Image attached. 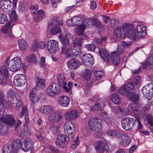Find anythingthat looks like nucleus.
<instances>
[{"label":"nucleus","mask_w":153,"mask_h":153,"mask_svg":"<svg viewBox=\"0 0 153 153\" xmlns=\"http://www.w3.org/2000/svg\"><path fill=\"white\" fill-rule=\"evenodd\" d=\"M54 18H53L52 21L49 23L48 27L49 29L50 28H51L52 26H54V25L61 26L63 25V23L62 22L60 21L58 23L57 21L54 20Z\"/></svg>","instance_id":"48"},{"label":"nucleus","mask_w":153,"mask_h":153,"mask_svg":"<svg viewBox=\"0 0 153 153\" xmlns=\"http://www.w3.org/2000/svg\"><path fill=\"white\" fill-rule=\"evenodd\" d=\"M142 92L143 95L148 100L151 99L153 92V84L150 83L143 86Z\"/></svg>","instance_id":"11"},{"label":"nucleus","mask_w":153,"mask_h":153,"mask_svg":"<svg viewBox=\"0 0 153 153\" xmlns=\"http://www.w3.org/2000/svg\"><path fill=\"white\" fill-rule=\"evenodd\" d=\"M8 133L7 128L5 126L2 122L0 120V135H5L7 134Z\"/></svg>","instance_id":"40"},{"label":"nucleus","mask_w":153,"mask_h":153,"mask_svg":"<svg viewBox=\"0 0 153 153\" xmlns=\"http://www.w3.org/2000/svg\"><path fill=\"white\" fill-rule=\"evenodd\" d=\"M46 48L50 53H55L59 48L57 41L54 40L48 41L46 44Z\"/></svg>","instance_id":"12"},{"label":"nucleus","mask_w":153,"mask_h":153,"mask_svg":"<svg viewBox=\"0 0 153 153\" xmlns=\"http://www.w3.org/2000/svg\"><path fill=\"white\" fill-rule=\"evenodd\" d=\"M119 92L122 95H125L128 92L129 89L126 87V85H124L119 89Z\"/></svg>","instance_id":"50"},{"label":"nucleus","mask_w":153,"mask_h":153,"mask_svg":"<svg viewBox=\"0 0 153 153\" xmlns=\"http://www.w3.org/2000/svg\"><path fill=\"white\" fill-rule=\"evenodd\" d=\"M99 53L102 59L105 61H107L109 58V56L104 49H100Z\"/></svg>","instance_id":"41"},{"label":"nucleus","mask_w":153,"mask_h":153,"mask_svg":"<svg viewBox=\"0 0 153 153\" xmlns=\"http://www.w3.org/2000/svg\"><path fill=\"white\" fill-rule=\"evenodd\" d=\"M84 17L82 15L74 16L67 22V24L73 27L78 26L75 30V32L78 34L82 35L87 25L84 22Z\"/></svg>","instance_id":"1"},{"label":"nucleus","mask_w":153,"mask_h":153,"mask_svg":"<svg viewBox=\"0 0 153 153\" xmlns=\"http://www.w3.org/2000/svg\"><path fill=\"white\" fill-rule=\"evenodd\" d=\"M33 14L35 15L34 18L37 22H39L41 20L45 15L44 11L41 10H35Z\"/></svg>","instance_id":"31"},{"label":"nucleus","mask_w":153,"mask_h":153,"mask_svg":"<svg viewBox=\"0 0 153 153\" xmlns=\"http://www.w3.org/2000/svg\"><path fill=\"white\" fill-rule=\"evenodd\" d=\"M108 144V141L105 140L95 142L93 145L97 153H102L105 150V147Z\"/></svg>","instance_id":"14"},{"label":"nucleus","mask_w":153,"mask_h":153,"mask_svg":"<svg viewBox=\"0 0 153 153\" xmlns=\"http://www.w3.org/2000/svg\"><path fill=\"white\" fill-rule=\"evenodd\" d=\"M88 124L90 129L95 132L97 137H100L102 135L101 125L98 118L93 117L90 118L88 121Z\"/></svg>","instance_id":"4"},{"label":"nucleus","mask_w":153,"mask_h":153,"mask_svg":"<svg viewBox=\"0 0 153 153\" xmlns=\"http://www.w3.org/2000/svg\"><path fill=\"white\" fill-rule=\"evenodd\" d=\"M131 24L125 23L123 24L121 27H118L115 29L114 31L115 36L119 38L123 39L127 36L130 39L129 33L131 30L132 28Z\"/></svg>","instance_id":"3"},{"label":"nucleus","mask_w":153,"mask_h":153,"mask_svg":"<svg viewBox=\"0 0 153 153\" xmlns=\"http://www.w3.org/2000/svg\"><path fill=\"white\" fill-rule=\"evenodd\" d=\"M70 141L68 137L64 134L59 135L56 138L55 144L56 146L59 148L65 147Z\"/></svg>","instance_id":"8"},{"label":"nucleus","mask_w":153,"mask_h":153,"mask_svg":"<svg viewBox=\"0 0 153 153\" xmlns=\"http://www.w3.org/2000/svg\"><path fill=\"white\" fill-rule=\"evenodd\" d=\"M12 3L10 0H2L0 2V8L6 12L8 13L12 10L10 5Z\"/></svg>","instance_id":"25"},{"label":"nucleus","mask_w":153,"mask_h":153,"mask_svg":"<svg viewBox=\"0 0 153 153\" xmlns=\"http://www.w3.org/2000/svg\"><path fill=\"white\" fill-rule=\"evenodd\" d=\"M132 25V28L131 29V31L128 35L130 39L133 40H136L141 38L146 35V27L143 24L138 25L134 27V25Z\"/></svg>","instance_id":"2"},{"label":"nucleus","mask_w":153,"mask_h":153,"mask_svg":"<svg viewBox=\"0 0 153 153\" xmlns=\"http://www.w3.org/2000/svg\"><path fill=\"white\" fill-rule=\"evenodd\" d=\"M102 17L103 18L104 21L106 23H108L109 21H113L114 22H115L117 21V20L114 19L111 20L109 17L106 16L102 15Z\"/></svg>","instance_id":"63"},{"label":"nucleus","mask_w":153,"mask_h":153,"mask_svg":"<svg viewBox=\"0 0 153 153\" xmlns=\"http://www.w3.org/2000/svg\"><path fill=\"white\" fill-rule=\"evenodd\" d=\"M100 116L107 124L111 123V118L110 115L106 112H102L100 114Z\"/></svg>","instance_id":"39"},{"label":"nucleus","mask_w":153,"mask_h":153,"mask_svg":"<svg viewBox=\"0 0 153 153\" xmlns=\"http://www.w3.org/2000/svg\"><path fill=\"white\" fill-rule=\"evenodd\" d=\"M67 65L70 68L74 69L79 66L81 62L76 59H72L67 62Z\"/></svg>","instance_id":"28"},{"label":"nucleus","mask_w":153,"mask_h":153,"mask_svg":"<svg viewBox=\"0 0 153 153\" xmlns=\"http://www.w3.org/2000/svg\"><path fill=\"white\" fill-rule=\"evenodd\" d=\"M55 26L51 30V33L52 35H56L61 33V30L59 27Z\"/></svg>","instance_id":"55"},{"label":"nucleus","mask_w":153,"mask_h":153,"mask_svg":"<svg viewBox=\"0 0 153 153\" xmlns=\"http://www.w3.org/2000/svg\"><path fill=\"white\" fill-rule=\"evenodd\" d=\"M22 142L20 140L17 139L14 140L12 143L11 149L13 152H17Z\"/></svg>","instance_id":"33"},{"label":"nucleus","mask_w":153,"mask_h":153,"mask_svg":"<svg viewBox=\"0 0 153 153\" xmlns=\"http://www.w3.org/2000/svg\"><path fill=\"white\" fill-rule=\"evenodd\" d=\"M64 132L67 135L73 134L75 130V126L73 123L70 121L65 123L64 126Z\"/></svg>","instance_id":"17"},{"label":"nucleus","mask_w":153,"mask_h":153,"mask_svg":"<svg viewBox=\"0 0 153 153\" xmlns=\"http://www.w3.org/2000/svg\"><path fill=\"white\" fill-rule=\"evenodd\" d=\"M18 45L19 48L22 50H25L26 49L27 45L26 42L23 39H20L18 41Z\"/></svg>","instance_id":"46"},{"label":"nucleus","mask_w":153,"mask_h":153,"mask_svg":"<svg viewBox=\"0 0 153 153\" xmlns=\"http://www.w3.org/2000/svg\"><path fill=\"white\" fill-rule=\"evenodd\" d=\"M36 86L35 87V89L40 90L44 88L45 83V80L43 79H39L38 80L36 81Z\"/></svg>","instance_id":"38"},{"label":"nucleus","mask_w":153,"mask_h":153,"mask_svg":"<svg viewBox=\"0 0 153 153\" xmlns=\"http://www.w3.org/2000/svg\"><path fill=\"white\" fill-rule=\"evenodd\" d=\"M121 123L123 129L126 131H129L134 127L135 120L132 118L125 117L122 120Z\"/></svg>","instance_id":"9"},{"label":"nucleus","mask_w":153,"mask_h":153,"mask_svg":"<svg viewBox=\"0 0 153 153\" xmlns=\"http://www.w3.org/2000/svg\"><path fill=\"white\" fill-rule=\"evenodd\" d=\"M132 82L134 85H139L141 82L140 77L138 76H135Z\"/></svg>","instance_id":"58"},{"label":"nucleus","mask_w":153,"mask_h":153,"mask_svg":"<svg viewBox=\"0 0 153 153\" xmlns=\"http://www.w3.org/2000/svg\"><path fill=\"white\" fill-rule=\"evenodd\" d=\"M50 128L52 132L54 134H58L60 132V128L57 125L52 124L50 126Z\"/></svg>","instance_id":"47"},{"label":"nucleus","mask_w":153,"mask_h":153,"mask_svg":"<svg viewBox=\"0 0 153 153\" xmlns=\"http://www.w3.org/2000/svg\"><path fill=\"white\" fill-rule=\"evenodd\" d=\"M112 109L114 113L121 114V109L117 105L115 106L112 108Z\"/></svg>","instance_id":"62"},{"label":"nucleus","mask_w":153,"mask_h":153,"mask_svg":"<svg viewBox=\"0 0 153 153\" xmlns=\"http://www.w3.org/2000/svg\"><path fill=\"white\" fill-rule=\"evenodd\" d=\"M28 111L25 107L23 108L21 113L20 114L21 116H23L25 115V122L24 124V126L25 128H27L28 124L29 122V118L28 116Z\"/></svg>","instance_id":"30"},{"label":"nucleus","mask_w":153,"mask_h":153,"mask_svg":"<svg viewBox=\"0 0 153 153\" xmlns=\"http://www.w3.org/2000/svg\"><path fill=\"white\" fill-rule=\"evenodd\" d=\"M147 119L148 124L151 126H153V118L152 116L150 115L147 116Z\"/></svg>","instance_id":"64"},{"label":"nucleus","mask_w":153,"mask_h":153,"mask_svg":"<svg viewBox=\"0 0 153 153\" xmlns=\"http://www.w3.org/2000/svg\"><path fill=\"white\" fill-rule=\"evenodd\" d=\"M61 91L60 86L56 82H53L50 84L46 91V94L50 97L59 94Z\"/></svg>","instance_id":"7"},{"label":"nucleus","mask_w":153,"mask_h":153,"mask_svg":"<svg viewBox=\"0 0 153 153\" xmlns=\"http://www.w3.org/2000/svg\"><path fill=\"white\" fill-rule=\"evenodd\" d=\"M15 95L14 91L11 89H9L7 92V104L10 107L13 106V105L16 103V100L14 98Z\"/></svg>","instance_id":"24"},{"label":"nucleus","mask_w":153,"mask_h":153,"mask_svg":"<svg viewBox=\"0 0 153 153\" xmlns=\"http://www.w3.org/2000/svg\"><path fill=\"white\" fill-rule=\"evenodd\" d=\"M54 108L50 105H44L39 108L40 112L45 115H49L54 111Z\"/></svg>","instance_id":"22"},{"label":"nucleus","mask_w":153,"mask_h":153,"mask_svg":"<svg viewBox=\"0 0 153 153\" xmlns=\"http://www.w3.org/2000/svg\"><path fill=\"white\" fill-rule=\"evenodd\" d=\"M84 47L86 48L88 51H94L95 48L96 46L93 44H88L84 45Z\"/></svg>","instance_id":"57"},{"label":"nucleus","mask_w":153,"mask_h":153,"mask_svg":"<svg viewBox=\"0 0 153 153\" xmlns=\"http://www.w3.org/2000/svg\"><path fill=\"white\" fill-rule=\"evenodd\" d=\"M130 99L134 102H137L139 100V96L136 93L133 92L130 93L128 95Z\"/></svg>","instance_id":"42"},{"label":"nucleus","mask_w":153,"mask_h":153,"mask_svg":"<svg viewBox=\"0 0 153 153\" xmlns=\"http://www.w3.org/2000/svg\"><path fill=\"white\" fill-rule=\"evenodd\" d=\"M69 34V32L66 33V34L64 36L62 34H61L59 36V38L61 42L64 45L63 46H69L70 42L69 40L66 38V36H68Z\"/></svg>","instance_id":"36"},{"label":"nucleus","mask_w":153,"mask_h":153,"mask_svg":"<svg viewBox=\"0 0 153 153\" xmlns=\"http://www.w3.org/2000/svg\"><path fill=\"white\" fill-rule=\"evenodd\" d=\"M29 97L30 101L33 103H36L38 101L39 99L35 93V88H32Z\"/></svg>","instance_id":"37"},{"label":"nucleus","mask_w":153,"mask_h":153,"mask_svg":"<svg viewBox=\"0 0 153 153\" xmlns=\"http://www.w3.org/2000/svg\"><path fill=\"white\" fill-rule=\"evenodd\" d=\"M111 58L112 63L115 65H117L120 62L119 55L115 52H112L111 55Z\"/></svg>","instance_id":"34"},{"label":"nucleus","mask_w":153,"mask_h":153,"mask_svg":"<svg viewBox=\"0 0 153 153\" xmlns=\"http://www.w3.org/2000/svg\"><path fill=\"white\" fill-rule=\"evenodd\" d=\"M49 116L48 118L49 121L52 123H55L58 122L61 120L62 117V115L56 111L51 113Z\"/></svg>","instance_id":"19"},{"label":"nucleus","mask_w":153,"mask_h":153,"mask_svg":"<svg viewBox=\"0 0 153 153\" xmlns=\"http://www.w3.org/2000/svg\"><path fill=\"white\" fill-rule=\"evenodd\" d=\"M148 64L153 69V54L151 55L148 59Z\"/></svg>","instance_id":"59"},{"label":"nucleus","mask_w":153,"mask_h":153,"mask_svg":"<svg viewBox=\"0 0 153 153\" xmlns=\"http://www.w3.org/2000/svg\"><path fill=\"white\" fill-rule=\"evenodd\" d=\"M27 61L30 63H35L37 62V58L36 56L33 53H32L28 56L26 58Z\"/></svg>","instance_id":"44"},{"label":"nucleus","mask_w":153,"mask_h":153,"mask_svg":"<svg viewBox=\"0 0 153 153\" xmlns=\"http://www.w3.org/2000/svg\"><path fill=\"white\" fill-rule=\"evenodd\" d=\"M2 153H13V150H10V146L8 144H6L4 145L3 147Z\"/></svg>","instance_id":"56"},{"label":"nucleus","mask_w":153,"mask_h":153,"mask_svg":"<svg viewBox=\"0 0 153 153\" xmlns=\"http://www.w3.org/2000/svg\"><path fill=\"white\" fill-rule=\"evenodd\" d=\"M124 51V48L121 45L118 46L117 49L114 52L119 55L123 53Z\"/></svg>","instance_id":"61"},{"label":"nucleus","mask_w":153,"mask_h":153,"mask_svg":"<svg viewBox=\"0 0 153 153\" xmlns=\"http://www.w3.org/2000/svg\"><path fill=\"white\" fill-rule=\"evenodd\" d=\"M79 115L78 112L75 110L68 111L64 114L65 118L66 120H72L76 119Z\"/></svg>","instance_id":"21"},{"label":"nucleus","mask_w":153,"mask_h":153,"mask_svg":"<svg viewBox=\"0 0 153 153\" xmlns=\"http://www.w3.org/2000/svg\"><path fill=\"white\" fill-rule=\"evenodd\" d=\"M95 104L92 108L94 111H97L102 109L105 106L104 103L102 99L98 96L95 97L94 98Z\"/></svg>","instance_id":"16"},{"label":"nucleus","mask_w":153,"mask_h":153,"mask_svg":"<svg viewBox=\"0 0 153 153\" xmlns=\"http://www.w3.org/2000/svg\"><path fill=\"white\" fill-rule=\"evenodd\" d=\"M0 120L4 124H6L10 128H13V127L15 126V120L11 115L8 114L0 118Z\"/></svg>","instance_id":"13"},{"label":"nucleus","mask_w":153,"mask_h":153,"mask_svg":"<svg viewBox=\"0 0 153 153\" xmlns=\"http://www.w3.org/2000/svg\"><path fill=\"white\" fill-rule=\"evenodd\" d=\"M33 146L32 140L30 139L24 140L21 144V148L22 150L25 152L30 151Z\"/></svg>","instance_id":"18"},{"label":"nucleus","mask_w":153,"mask_h":153,"mask_svg":"<svg viewBox=\"0 0 153 153\" xmlns=\"http://www.w3.org/2000/svg\"><path fill=\"white\" fill-rule=\"evenodd\" d=\"M46 43L43 41L38 42L36 40H34L30 47V51L33 52L36 50L37 48L43 49L46 47Z\"/></svg>","instance_id":"20"},{"label":"nucleus","mask_w":153,"mask_h":153,"mask_svg":"<svg viewBox=\"0 0 153 153\" xmlns=\"http://www.w3.org/2000/svg\"><path fill=\"white\" fill-rule=\"evenodd\" d=\"M58 84L60 86L62 87L67 85V80L66 77L63 74H60L58 77Z\"/></svg>","instance_id":"35"},{"label":"nucleus","mask_w":153,"mask_h":153,"mask_svg":"<svg viewBox=\"0 0 153 153\" xmlns=\"http://www.w3.org/2000/svg\"><path fill=\"white\" fill-rule=\"evenodd\" d=\"M111 99L112 102L115 104H119L121 102L120 98L116 93L113 94L111 96Z\"/></svg>","instance_id":"45"},{"label":"nucleus","mask_w":153,"mask_h":153,"mask_svg":"<svg viewBox=\"0 0 153 153\" xmlns=\"http://www.w3.org/2000/svg\"><path fill=\"white\" fill-rule=\"evenodd\" d=\"M122 131L120 130L116 131L111 130L108 131V135L112 137H115L120 138V137L122 135Z\"/></svg>","instance_id":"32"},{"label":"nucleus","mask_w":153,"mask_h":153,"mask_svg":"<svg viewBox=\"0 0 153 153\" xmlns=\"http://www.w3.org/2000/svg\"><path fill=\"white\" fill-rule=\"evenodd\" d=\"M83 77L86 80H88L91 76V72L89 70L86 69L83 75Z\"/></svg>","instance_id":"51"},{"label":"nucleus","mask_w":153,"mask_h":153,"mask_svg":"<svg viewBox=\"0 0 153 153\" xmlns=\"http://www.w3.org/2000/svg\"><path fill=\"white\" fill-rule=\"evenodd\" d=\"M61 54L64 55L66 58H70L81 54L80 49L76 50L74 46H63L61 48Z\"/></svg>","instance_id":"5"},{"label":"nucleus","mask_w":153,"mask_h":153,"mask_svg":"<svg viewBox=\"0 0 153 153\" xmlns=\"http://www.w3.org/2000/svg\"><path fill=\"white\" fill-rule=\"evenodd\" d=\"M82 61L84 65L91 66L93 64L94 60L92 56L90 53H87L83 55Z\"/></svg>","instance_id":"23"},{"label":"nucleus","mask_w":153,"mask_h":153,"mask_svg":"<svg viewBox=\"0 0 153 153\" xmlns=\"http://www.w3.org/2000/svg\"><path fill=\"white\" fill-rule=\"evenodd\" d=\"M82 38L80 36H79V37H77L75 39L74 41L73 42V46H74V47L76 46H80L82 45Z\"/></svg>","instance_id":"49"},{"label":"nucleus","mask_w":153,"mask_h":153,"mask_svg":"<svg viewBox=\"0 0 153 153\" xmlns=\"http://www.w3.org/2000/svg\"><path fill=\"white\" fill-rule=\"evenodd\" d=\"M103 72L102 71H98L94 73V75L96 76V79L97 80L100 79L103 75Z\"/></svg>","instance_id":"60"},{"label":"nucleus","mask_w":153,"mask_h":153,"mask_svg":"<svg viewBox=\"0 0 153 153\" xmlns=\"http://www.w3.org/2000/svg\"><path fill=\"white\" fill-rule=\"evenodd\" d=\"M9 69L11 71H15L20 69L23 67L21 59L19 57L13 58L9 62L6 61Z\"/></svg>","instance_id":"6"},{"label":"nucleus","mask_w":153,"mask_h":153,"mask_svg":"<svg viewBox=\"0 0 153 153\" xmlns=\"http://www.w3.org/2000/svg\"><path fill=\"white\" fill-rule=\"evenodd\" d=\"M9 76L8 70L6 67H2L0 70V85L4 86L7 84V78Z\"/></svg>","instance_id":"10"},{"label":"nucleus","mask_w":153,"mask_h":153,"mask_svg":"<svg viewBox=\"0 0 153 153\" xmlns=\"http://www.w3.org/2000/svg\"><path fill=\"white\" fill-rule=\"evenodd\" d=\"M14 24L9 22L1 29V32L4 33H6L8 31L12 30Z\"/></svg>","instance_id":"43"},{"label":"nucleus","mask_w":153,"mask_h":153,"mask_svg":"<svg viewBox=\"0 0 153 153\" xmlns=\"http://www.w3.org/2000/svg\"><path fill=\"white\" fill-rule=\"evenodd\" d=\"M72 85H73L71 82H69L68 84V88L66 86V85H65L63 86V88L67 92L70 94L71 93V90L72 88Z\"/></svg>","instance_id":"53"},{"label":"nucleus","mask_w":153,"mask_h":153,"mask_svg":"<svg viewBox=\"0 0 153 153\" xmlns=\"http://www.w3.org/2000/svg\"><path fill=\"white\" fill-rule=\"evenodd\" d=\"M128 108L130 112H133L134 115L136 116H139L140 115L141 111L136 104L133 102L129 104Z\"/></svg>","instance_id":"29"},{"label":"nucleus","mask_w":153,"mask_h":153,"mask_svg":"<svg viewBox=\"0 0 153 153\" xmlns=\"http://www.w3.org/2000/svg\"><path fill=\"white\" fill-rule=\"evenodd\" d=\"M26 82V78L24 75L20 74L16 75L14 77L13 83L16 86H20Z\"/></svg>","instance_id":"15"},{"label":"nucleus","mask_w":153,"mask_h":153,"mask_svg":"<svg viewBox=\"0 0 153 153\" xmlns=\"http://www.w3.org/2000/svg\"><path fill=\"white\" fill-rule=\"evenodd\" d=\"M7 16L4 14H0V24L5 23L7 20Z\"/></svg>","instance_id":"54"},{"label":"nucleus","mask_w":153,"mask_h":153,"mask_svg":"<svg viewBox=\"0 0 153 153\" xmlns=\"http://www.w3.org/2000/svg\"><path fill=\"white\" fill-rule=\"evenodd\" d=\"M119 140L120 145L124 147H126L131 142V139L130 137L126 134H123L121 136Z\"/></svg>","instance_id":"26"},{"label":"nucleus","mask_w":153,"mask_h":153,"mask_svg":"<svg viewBox=\"0 0 153 153\" xmlns=\"http://www.w3.org/2000/svg\"><path fill=\"white\" fill-rule=\"evenodd\" d=\"M70 101V99L68 97L65 96H62L59 97L58 100L59 104L63 107H67L68 106Z\"/></svg>","instance_id":"27"},{"label":"nucleus","mask_w":153,"mask_h":153,"mask_svg":"<svg viewBox=\"0 0 153 153\" xmlns=\"http://www.w3.org/2000/svg\"><path fill=\"white\" fill-rule=\"evenodd\" d=\"M10 20L9 22H10V23L14 22L17 20V16L16 12L14 11H12L10 14Z\"/></svg>","instance_id":"52"}]
</instances>
